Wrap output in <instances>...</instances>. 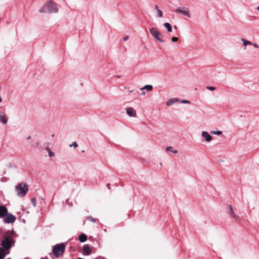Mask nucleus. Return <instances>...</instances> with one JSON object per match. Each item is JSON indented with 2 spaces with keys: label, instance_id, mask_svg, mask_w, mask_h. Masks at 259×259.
I'll return each instance as SVG.
<instances>
[{
  "label": "nucleus",
  "instance_id": "1",
  "mask_svg": "<svg viewBox=\"0 0 259 259\" xmlns=\"http://www.w3.org/2000/svg\"><path fill=\"white\" fill-rule=\"evenodd\" d=\"M58 10V7L55 3L51 1H48L39 10V12L41 13L52 14L57 13Z\"/></svg>",
  "mask_w": 259,
  "mask_h": 259
},
{
  "label": "nucleus",
  "instance_id": "2",
  "mask_svg": "<svg viewBox=\"0 0 259 259\" xmlns=\"http://www.w3.org/2000/svg\"><path fill=\"white\" fill-rule=\"evenodd\" d=\"M15 241L11 236H4L2 240L1 245L2 248L5 253H6V251L8 250L13 245H14Z\"/></svg>",
  "mask_w": 259,
  "mask_h": 259
},
{
  "label": "nucleus",
  "instance_id": "3",
  "mask_svg": "<svg viewBox=\"0 0 259 259\" xmlns=\"http://www.w3.org/2000/svg\"><path fill=\"white\" fill-rule=\"evenodd\" d=\"M16 191L19 197H24L28 192V188L24 183H21L15 187Z\"/></svg>",
  "mask_w": 259,
  "mask_h": 259
},
{
  "label": "nucleus",
  "instance_id": "4",
  "mask_svg": "<svg viewBox=\"0 0 259 259\" xmlns=\"http://www.w3.org/2000/svg\"><path fill=\"white\" fill-rule=\"evenodd\" d=\"M65 249V246L64 244H56L53 249V254L56 257H60L64 253Z\"/></svg>",
  "mask_w": 259,
  "mask_h": 259
},
{
  "label": "nucleus",
  "instance_id": "5",
  "mask_svg": "<svg viewBox=\"0 0 259 259\" xmlns=\"http://www.w3.org/2000/svg\"><path fill=\"white\" fill-rule=\"evenodd\" d=\"M150 33L152 35V36L160 42H163L164 41L161 39V37H163V35L161 32L158 31L155 28L152 27L149 29Z\"/></svg>",
  "mask_w": 259,
  "mask_h": 259
},
{
  "label": "nucleus",
  "instance_id": "6",
  "mask_svg": "<svg viewBox=\"0 0 259 259\" xmlns=\"http://www.w3.org/2000/svg\"><path fill=\"white\" fill-rule=\"evenodd\" d=\"M2 218L4 219V222L7 224L13 223L16 220V217L14 215L10 213H8V212H7V214Z\"/></svg>",
  "mask_w": 259,
  "mask_h": 259
},
{
  "label": "nucleus",
  "instance_id": "7",
  "mask_svg": "<svg viewBox=\"0 0 259 259\" xmlns=\"http://www.w3.org/2000/svg\"><path fill=\"white\" fill-rule=\"evenodd\" d=\"M176 12L177 13L181 14L184 16L188 17V18L191 17L189 10L188 8L186 7H179L176 9Z\"/></svg>",
  "mask_w": 259,
  "mask_h": 259
},
{
  "label": "nucleus",
  "instance_id": "8",
  "mask_svg": "<svg viewBox=\"0 0 259 259\" xmlns=\"http://www.w3.org/2000/svg\"><path fill=\"white\" fill-rule=\"evenodd\" d=\"M83 253L85 255H89L91 253L92 249L89 244H84L83 246Z\"/></svg>",
  "mask_w": 259,
  "mask_h": 259
},
{
  "label": "nucleus",
  "instance_id": "9",
  "mask_svg": "<svg viewBox=\"0 0 259 259\" xmlns=\"http://www.w3.org/2000/svg\"><path fill=\"white\" fill-rule=\"evenodd\" d=\"M180 101V100L179 98H171L166 101V105L167 106H170L176 103L179 102Z\"/></svg>",
  "mask_w": 259,
  "mask_h": 259
},
{
  "label": "nucleus",
  "instance_id": "10",
  "mask_svg": "<svg viewBox=\"0 0 259 259\" xmlns=\"http://www.w3.org/2000/svg\"><path fill=\"white\" fill-rule=\"evenodd\" d=\"M7 212L8 209L7 207L0 204V218H2L3 217H4L5 215L7 214Z\"/></svg>",
  "mask_w": 259,
  "mask_h": 259
},
{
  "label": "nucleus",
  "instance_id": "11",
  "mask_svg": "<svg viewBox=\"0 0 259 259\" xmlns=\"http://www.w3.org/2000/svg\"><path fill=\"white\" fill-rule=\"evenodd\" d=\"M202 136L205 139L207 142H210L212 139L210 134L206 131H203L202 132Z\"/></svg>",
  "mask_w": 259,
  "mask_h": 259
},
{
  "label": "nucleus",
  "instance_id": "12",
  "mask_svg": "<svg viewBox=\"0 0 259 259\" xmlns=\"http://www.w3.org/2000/svg\"><path fill=\"white\" fill-rule=\"evenodd\" d=\"M126 113L130 117H136V111L132 107H128L126 109Z\"/></svg>",
  "mask_w": 259,
  "mask_h": 259
},
{
  "label": "nucleus",
  "instance_id": "13",
  "mask_svg": "<svg viewBox=\"0 0 259 259\" xmlns=\"http://www.w3.org/2000/svg\"><path fill=\"white\" fill-rule=\"evenodd\" d=\"M0 121L4 124L7 123L8 118L4 112H0Z\"/></svg>",
  "mask_w": 259,
  "mask_h": 259
},
{
  "label": "nucleus",
  "instance_id": "14",
  "mask_svg": "<svg viewBox=\"0 0 259 259\" xmlns=\"http://www.w3.org/2000/svg\"><path fill=\"white\" fill-rule=\"evenodd\" d=\"M229 208L230 210V214L231 215V217L233 218H234V219H236V220L239 219L238 216L235 214V213L234 212L233 209L231 205H229Z\"/></svg>",
  "mask_w": 259,
  "mask_h": 259
},
{
  "label": "nucleus",
  "instance_id": "15",
  "mask_svg": "<svg viewBox=\"0 0 259 259\" xmlns=\"http://www.w3.org/2000/svg\"><path fill=\"white\" fill-rule=\"evenodd\" d=\"M165 150L167 152H171L175 154L178 153V151L176 150H174L173 147L171 146L167 147L165 149Z\"/></svg>",
  "mask_w": 259,
  "mask_h": 259
},
{
  "label": "nucleus",
  "instance_id": "16",
  "mask_svg": "<svg viewBox=\"0 0 259 259\" xmlns=\"http://www.w3.org/2000/svg\"><path fill=\"white\" fill-rule=\"evenodd\" d=\"M87 239V236L85 234H82L79 235V240L81 242H85Z\"/></svg>",
  "mask_w": 259,
  "mask_h": 259
},
{
  "label": "nucleus",
  "instance_id": "17",
  "mask_svg": "<svg viewBox=\"0 0 259 259\" xmlns=\"http://www.w3.org/2000/svg\"><path fill=\"white\" fill-rule=\"evenodd\" d=\"M241 40L243 42V46L245 47L244 49H246V47L247 46V45H252V43L251 41L246 40L244 38H241Z\"/></svg>",
  "mask_w": 259,
  "mask_h": 259
},
{
  "label": "nucleus",
  "instance_id": "18",
  "mask_svg": "<svg viewBox=\"0 0 259 259\" xmlns=\"http://www.w3.org/2000/svg\"><path fill=\"white\" fill-rule=\"evenodd\" d=\"M152 89H153L152 85H149V84L145 85V86H144L143 88H142L141 89V90H146L147 91H151L152 90Z\"/></svg>",
  "mask_w": 259,
  "mask_h": 259
},
{
  "label": "nucleus",
  "instance_id": "19",
  "mask_svg": "<svg viewBox=\"0 0 259 259\" xmlns=\"http://www.w3.org/2000/svg\"><path fill=\"white\" fill-rule=\"evenodd\" d=\"M164 26L166 28L168 32H171L172 31V28L170 23L166 22L164 24Z\"/></svg>",
  "mask_w": 259,
  "mask_h": 259
},
{
  "label": "nucleus",
  "instance_id": "20",
  "mask_svg": "<svg viewBox=\"0 0 259 259\" xmlns=\"http://www.w3.org/2000/svg\"><path fill=\"white\" fill-rule=\"evenodd\" d=\"M45 150L48 152V154L50 157H52L55 156L54 153L52 152L50 148H49L48 147H46Z\"/></svg>",
  "mask_w": 259,
  "mask_h": 259
},
{
  "label": "nucleus",
  "instance_id": "21",
  "mask_svg": "<svg viewBox=\"0 0 259 259\" xmlns=\"http://www.w3.org/2000/svg\"><path fill=\"white\" fill-rule=\"evenodd\" d=\"M6 255V253H5L3 249L0 248V259H4Z\"/></svg>",
  "mask_w": 259,
  "mask_h": 259
},
{
  "label": "nucleus",
  "instance_id": "22",
  "mask_svg": "<svg viewBox=\"0 0 259 259\" xmlns=\"http://www.w3.org/2000/svg\"><path fill=\"white\" fill-rule=\"evenodd\" d=\"M211 134L217 135H221L222 134V132L220 131H211Z\"/></svg>",
  "mask_w": 259,
  "mask_h": 259
},
{
  "label": "nucleus",
  "instance_id": "23",
  "mask_svg": "<svg viewBox=\"0 0 259 259\" xmlns=\"http://www.w3.org/2000/svg\"><path fill=\"white\" fill-rule=\"evenodd\" d=\"M157 16L159 18H161L163 16L162 12L159 9L157 11Z\"/></svg>",
  "mask_w": 259,
  "mask_h": 259
},
{
  "label": "nucleus",
  "instance_id": "24",
  "mask_svg": "<svg viewBox=\"0 0 259 259\" xmlns=\"http://www.w3.org/2000/svg\"><path fill=\"white\" fill-rule=\"evenodd\" d=\"M87 219L88 220L93 222L94 223H95L96 222V220L94 218H93L92 216H88L87 217Z\"/></svg>",
  "mask_w": 259,
  "mask_h": 259
},
{
  "label": "nucleus",
  "instance_id": "25",
  "mask_svg": "<svg viewBox=\"0 0 259 259\" xmlns=\"http://www.w3.org/2000/svg\"><path fill=\"white\" fill-rule=\"evenodd\" d=\"M206 89L207 90H210V91H214L216 89V88L215 87H210V86H207L206 87Z\"/></svg>",
  "mask_w": 259,
  "mask_h": 259
},
{
  "label": "nucleus",
  "instance_id": "26",
  "mask_svg": "<svg viewBox=\"0 0 259 259\" xmlns=\"http://www.w3.org/2000/svg\"><path fill=\"white\" fill-rule=\"evenodd\" d=\"M179 102H181V103H183V104H190V102L187 100H180V101Z\"/></svg>",
  "mask_w": 259,
  "mask_h": 259
},
{
  "label": "nucleus",
  "instance_id": "27",
  "mask_svg": "<svg viewBox=\"0 0 259 259\" xmlns=\"http://www.w3.org/2000/svg\"><path fill=\"white\" fill-rule=\"evenodd\" d=\"M74 147V148H76L78 146V145L76 142H74L72 145H70V147Z\"/></svg>",
  "mask_w": 259,
  "mask_h": 259
},
{
  "label": "nucleus",
  "instance_id": "28",
  "mask_svg": "<svg viewBox=\"0 0 259 259\" xmlns=\"http://www.w3.org/2000/svg\"><path fill=\"white\" fill-rule=\"evenodd\" d=\"M178 38L177 37H172L171 38V40H172V41H173V42H176V41H178Z\"/></svg>",
  "mask_w": 259,
  "mask_h": 259
},
{
  "label": "nucleus",
  "instance_id": "29",
  "mask_svg": "<svg viewBox=\"0 0 259 259\" xmlns=\"http://www.w3.org/2000/svg\"><path fill=\"white\" fill-rule=\"evenodd\" d=\"M31 201H32V202L33 203L34 206H35V205L36 199H35V198H32V199H31Z\"/></svg>",
  "mask_w": 259,
  "mask_h": 259
},
{
  "label": "nucleus",
  "instance_id": "30",
  "mask_svg": "<svg viewBox=\"0 0 259 259\" xmlns=\"http://www.w3.org/2000/svg\"><path fill=\"white\" fill-rule=\"evenodd\" d=\"M252 45H253L256 48H259V46L257 44H253L252 43Z\"/></svg>",
  "mask_w": 259,
  "mask_h": 259
},
{
  "label": "nucleus",
  "instance_id": "31",
  "mask_svg": "<svg viewBox=\"0 0 259 259\" xmlns=\"http://www.w3.org/2000/svg\"><path fill=\"white\" fill-rule=\"evenodd\" d=\"M128 37H128V35L125 36L123 38V41H126V40H127L128 39Z\"/></svg>",
  "mask_w": 259,
  "mask_h": 259
},
{
  "label": "nucleus",
  "instance_id": "32",
  "mask_svg": "<svg viewBox=\"0 0 259 259\" xmlns=\"http://www.w3.org/2000/svg\"><path fill=\"white\" fill-rule=\"evenodd\" d=\"M155 9L156 10V11L158 10H159L158 7L157 6V5H155V7H154Z\"/></svg>",
  "mask_w": 259,
  "mask_h": 259
},
{
  "label": "nucleus",
  "instance_id": "33",
  "mask_svg": "<svg viewBox=\"0 0 259 259\" xmlns=\"http://www.w3.org/2000/svg\"><path fill=\"white\" fill-rule=\"evenodd\" d=\"M114 77L117 78H119L120 77V75H115V76H114Z\"/></svg>",
  "mask_w": 259,
  "mask_h": 259
},
{
  "label": "nucleus",
  "instance_id": "34",
  "mask_svg": "<svg viewBox=\"0 0 259 259\" xmlns=\"http://www.w3.org/2000/svg\"><path fill=\"white\" fill-rule=\"evenodd\" d=\"M141 94H142V95H145V92H142V93H141Z\"/></svg>",
  "mask_w": 259,
  "mask_h": 259
},
{
  "label": "nucleus",
  "instance_id": "35",
  "mask_svg": "<svg viewBox=\"0 0 259 259\" xmlns=\"http://www.w3.org/2000/svg\"><path fill=\"white\" fill-rule=\"evenodd\" d=\"M31 138V137L30 136H29L27 138V140H29Z\"/></svg>",
  "mask_w": 259,
  "mask_h": 259
},
{
  "label": "nucleus",
  "instance_id": "36",
  "mask_svg": "<svg viewBox=\"0 0 259 259\" xmlns=\"http://www.w3.org/2000/svg\"><path fill=\"white\" fill-rule=\"evenodd\" d=\"M256 10L257 11H259V5L257 6V7L256 8Z\"/></svg>",
  "mask_w": 259,
  "mask_h": 259
},
{
  "label": "nucleus",
  "instance_id": "37",
  "mask_svg": "<svg viewBox=\"0 0 259 259\" xmlns=\"http://www.w3.org/2000/svg\"><path fill=\"white\" fill-rule=\"evenodd\" d=\"M174 28H175V29H177V26H176V25H175V26H174Z\"/></svg>",
  "mask_w": 259,
  "mask_h": 259
},
{
  "label": "nucleus",
  "instance_id": "38",
  "mask_svg": "<svg viewBox=\"0 0 259 259\" xmlns=\"http://www.w3.org/2000/svg\"><path fill=\"white\" fill-rule=\"evenodd\" d=\"M107 186H108V188H109V189H110V188H109V184H107Z\"/></svg>",
  "mask_w": 259,
  "mask_h": 259
},
{
  "label": "nucleus",
  "instance_id": "39",
  "mask_svg": "<svg viewBox=\"0 0 259 259\" xmlns=\"http://www.w3.org/2000/svg\"><path fill=\"white\" fill-rule=\"evenodd\" d=\"M133 92V90H131V91H130V93H132V92Z\"/></svg>",
  "mask_w": 259,
  "mask_h": 259
},
{
  "label": "nucleus",
  "instance_id": "40",
  "mask_svg": "<svg viewBox=\"0 0 259 259\" xmlns=\"http://www.w3.org/2000/svg\"><path fill=\"white\" fill-rule=\"evenodd\" d=\"M77 259H84V258H80V257H79Z\"/></svg>",
  "mask_w": 259,
  "mask_h": 259
},
{
  "label": "nucleus",
  "instance_id": "41",
  "mask_svg": "<svg viewBox=\"0 0 259 259\" xmlns=\"http://www.w3.org/2000/svg\"><path fill=\"white\" fill-rule=\"evenodd\" d=\"M7 259H11V258H7Z\"/></svg>",
  "mask_w": 259,
  "mask_h": 259
}]
</instances>
